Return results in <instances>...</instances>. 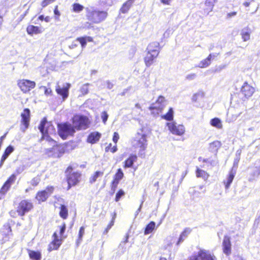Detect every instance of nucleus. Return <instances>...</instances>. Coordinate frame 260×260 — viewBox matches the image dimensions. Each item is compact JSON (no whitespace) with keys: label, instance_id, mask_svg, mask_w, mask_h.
Segmentation results:
<instances>
[{"label":"nucleus","instance_id":"f257e3e1","mask_svg":"<svg viewBox=\"0 0 260 260\" xmlns=\"http://www.w3.org/2000/svg\"><path fill=\"white\" fill-rule=\"evenodd\" d=\"M244 108L245 104L243 103H241V104L237 103L236 105H234L233 109H230L227 113L226 122L231 123L236 121L242 114L243 111L242 110Z\"/></svg>","mask_w":260,"mask_h":260},{"label":"nucleus","instance_id":"f03ea898","mask_svg":"<svg viewBox=\"0 0 260 260\" xmlns=\"http://www.w3.org/2000/svg\"><path fill=\"white\" fill-rule=\"evenodd\" d=\"M57 127L59 136L64 140L69 136H73L76 132L73 125L69 122L58 124Z\"/></svg>","mask_w":260,"mask_h":260},{"label":"nucleus","instance_id":"7ed1b4c3","mask_svg":"<svg viewBox=\"0 0 260 260\" xmlns=\"http://www.w3.org/2000/svg\"><path fill=\"white\" fill-rule=\"evenodd\" d=\"M73 125L75 129H86L89 127L90 121L85 116L76 115L72 118Z\"/></svg>","mask_w":260,"mask_h":260},{"label":"nucleus","instance_id":"20e7f679","mask_svg":"<svg viewBox=\"0 0 260 260\" xmlns=\"http://www.w3.org/2000/svg\"><path fill=\"white\" fill-rule=\"evenodd\" d=\"M108 13L106 11L96 10L88 11L86 16L88 20L93 23H99L104 21L107 17Z\"/></svg>","mask_w":260,"mask_h":260},{"label":"nucleus","instance_id":"39448f33","mask_svg":"<svg viewBox=\"0 0 260 260\" xmlns=\"http://www.w3.org/2000/svg\"><path fill=\"white\" fill-rule=\"evenodd\" d=\"M133 145L136 148H140L139 155L142 157L144 154V151L147 145L146 136L138 134L136 139L133 142Z\"/></svg>","mask_w":260,"mask_h":260},{"label":"nucleus","instance_id":"423d86ee","mask_svg":"<svg viewBox=\"0 0 260 260\" xmlns=\"http://www.w3.org/2000/svg\"><path fill=\"white\" fill-rule=\"evenodd\" d=\"M49 134H45V138L53 145L51 148L48 149V152H52V156L54 157H59L64 153V150L61 146L57 145L56 141H54L49 136Z\"/></svg>","mask_w":260,"mask_h":260},{"label":"nucleus","instance_id":"0eeeda50","mask_svg":"<svg viewBox=\"0 0 260 260\" xmlns=\"http://www.w3.org/2000/svg\"><path fill=\"white\" fill-rule=\"evenodd\" d=\"M254 91V87L248 84L247 82H244L238 95L239 98L242 100L241 103H243L245 104L244 102L250 98Z\"/></svg>","mask_w":260,"mask_h":260},{"label":"nucleus","instance_id":"6e6552de","mask_svg":"<svg viewBox=\"0 0 260 260\" xmlns=\"http://www.w3.org/2000/svg\"><path fill=\"white\" fill-rule=\"evenodd\" d=\"M39 129L42 135V138H45V134H53L55 132V129L51 122H48L46 118L41 121Z\"/></svg>","mask_w":260,"mask_h":260},{"label":"nucleus","instance_id":"1a4fd4ad","mask_svg":"<svg viewBox=\"0 0 260 260\" xmlns=\"http://www.w3.org/2000/svg\"><path fill=\"white\" fill-rule=\"evenodd\" d=\"M33 208L31 202L28 200L21 201L17 209V212L20 216H23L26 213L29 212Z\"/></svg>","mask_w":260,"mask_h":260},{"label":"nucleus","instance_id":"9d476101","mask_svg":"<svg viewBox=\"0 0 260 260\" xmlns=\"http://www.w3.org/2000/svg\"><path fill=\"white\" fill-rule=\"evenodd\" d=\"M18 86L24 93L28 92L35 88L36 83L29 80L22 79L18 81Z\"/></svg>","mask_w":260,"mask_h":260},{"label":"nucleus","instance_id":"9b49d317","mask_svg":"<svg viewBox=\"0 0 260 260\" xmlns=\"http://www.w3.org/2000/svg\"><path fill=\"white\" fill-rule=\"evenodd\" d=\"M169 131L174 135L181 136L185 132V127L182 124L177 125L175 122H168L167 123Z\"/></svg>","mask_w":260,"mask_h":260},{"label":"nucleus","instance_id":"f8f14e48","mask_svg":"<svg viewBox=\"0 0 260 260\" xmlns=\"http://www.w3.org/2000/svg\"><path fill=\"white\" fill-rule=\"evenodd\" d=\"M215 257L212 256L209 251L201 250L197 255L191 256L189 260H214Z\"/></svg>","mask_w":260,"mask_h":260},{"label":"nucleus","instance_id":"ddd939ff","mask_svg":"<svg viewBox=\"0 0 260 260\" xmlns=\"http://www.w3.org/2000/svg\"><path fill=\"white\" fill-rule=\"evenodd\" d=\"M54 190L53 186H48L44 190L39 191L36 196V199L39 202H44L51 194Z\"/></svg>","mask_w":260,"mask_h":260},{"label":"nucleus","instance_id":"4468645a","mask_svg":"<svg viewBox=\"0 0 260 260\" xmlns=\"http://www.w3.org/2000/svg\"><path fill=\"white\" fill-rule=\"evenodd\" d=\"M29 115L30 111L28 109H25L23 112L21 114L22 125L20 129L22 132H25V130L28 128L29 123Z\"/></svg>","mask_w":260,"mask_h":260},{"label":"nucleus","instance_id":"2eb2a0df","mask_svg":"<svg viewBox=\"0 0 260 260\" xmlns=\"http://www.w3.org/2000/svg\"><path fill=\"white\" fill-rule=\"evenodd\" d=\"M71 87V84L67 83L66 86L61 88L59 85L56 87V92L60 95L63 101H64L69 96V90Z\"/></svg>","mask_w":260,"mask_h":260},{"label":"nucleus","instance_id":"dca6fc26","mask_svg":"<svg viewBox=\"0 0 260 260\" xmlns=\"http://www.w3.org/2000/svg\"><path fill=\"white\" fill-rule=\"evenodd\" d=\"M166 105V102L165 98L161 95H160L155 103H153L151 105L149 109H157L158 110H162L164 107Z\"/></svg>","mask_w":260,"mask_h":260},{"label":"nucleus","instance_id":"f3484780","mask_svg":"<svg viewBox=\"0 0 260 260\" xmlns=\"http://www.w3.org/2000/svg\"><path fill=\"white\" fill-rule=\"evenodd\" d=\"M242 111H243V113L240 117L241 119L243 121L251 119L254 116V110L252 108L246 109L245 105L244 109Z\"/></svg>","mask_w":260,"mask_h":260},{"label":"nucleus","instance_id":"a211bd4d","mask_svg":"<svg viewBox=\"0 0 260 260\" xmlns=\"http://www.w3.org/2000/svg\"><path fill=\"white\" fill-rule=\"evenodd\" d=\"M80 177V174L77 172H74L72 174H68L69 188H70L71 185H76L79 182Z\"/></svg>","mask_w":260,"mask_h":260},{"label":"nucleus","instance_id":"6ab92c4d","mask_svg":"<svg viewBox=\"0 0 260 260\" xmlns=\"http://www.w3.org/2000/svg\"><path fill=\"white\" fill-rule=\"evenodd\" d=\"M53 237L54 240L48 246V250L49 251L57 250L61 245L60 241L58 239V235L56 232L53 234Z\"/></svg>","mask_w":260,"mask_h":260},{"label":"nucleus","instance_id":"aec40b11","mask_svg":"<svg viewBox=\"0 0 260 260\" xmlns=\"http://www.w3.org/2000/svg\"><path fill=\"white\" fill-rule=\"evenodd\" d=\"M250 172L248 177V180L252 181L257 178L260 175V167H252L249 168Z\"/></svg>","mask_w":260,"mask_h":260},{"label":"nucleus","instance_id":"412c9836","mask_svg":"<svg viewBox=\"0 0 260 260\" xmlns=\"http://www.w3.org/2000/svg\"><path fill=\"white\" fill-rule=\"evenodd\" d=\"M147 52L154 54L156 53L158 55L160 48L159 47V43L157 42H154L150 43L147 47Z\"/></svg>","mask_w":260,"mask_h":260},{"label":"nucleus","instance_id":"4be33fe9","mask_svg":"<svg viewBox=\"0 0 260 260\" xmlns=\"http://www.w3.org/2000/svg\"><path fill=\"white\" fill-rule=\"evenodd\" d=\"M223 252L226 255H229L231 253V244L230 237L224 236L222 242Z\"/></svg>","mask_w":260,"mask_h":260},{"label":"nucleus","instance_id":"5701e85b","mask_svg":"<svg viewBox=\"0 0 260 260\" xmlns=\"http://www.w3.org/2000/svg\"><path fill=\"white\" fill-rule=\"evenodd\" d=\"M157 56L158 55H157L156 53L153 54L147 52L146 55L144 58V61L146 66L147 67H149L151 66L153 63L154 59L156 58Z\"/></svg>","mask_w":260,"mask_h":260},{"label":"nucleus","instance_id":"b1692460","mask_svg":"<svg viewBox=\"0 0 260 260\" xmlns=\"http://www.w3.org/2000/svg\"><path fill=\"white\" fill-rule=\"evenodd\" d=\"M236 174V171L234 170L233 169L231 170L230 171L229 176L224 181V184H225V187L226 189H228L230 186L233 180L235 177Z\"/></svg>","mask_w":260,"mask_h":260},{"label":"nucleus","instance_id":"393cba45","mask_svg":"<svg viewBox=\"0 0 260 260\" xmlns=\"http://www.w3.org/2000/svg\"><path fill=\"white\" fill-rule=\"evenodd\" d=\"M101 137V134L98 132L91 133L88 137L87 142L91 144L96 143Z\"/></svg>","mask_w":260,"mask_h":260},{"label":"nucleus","instance_id":"a878e982","mask_svg":"<svg viewBox=\"0 0 260 260\" xmlns=\"http://www.w3.org/2000/svg\"><path fill=\"white\" fill-rule=\"evenodd\" d=\"M16 176L14 174L12 175L3 186L1 191L2 192H6L9 189L11 184L14 182Z\"/></svg>","mask_w":260,"mask_h":260},{"label":"nucleus","instance_id":"bb28decb","mask_svg":"<svg viewBox=\"0 0 260 260\" xmlns=\"http://www.w3.org/2000/svg\"><path fill=\"white\" fill-rule=\"evenodd\" d=\"M135 1L136 0H127L122 5L120 9V12L123 14L127 13Z\"/></svg>","mask_w":260,"mask_h":260},{"label":"nucleus","instance_id":"cd10ccee","mask_svg":"<svg viewBox=\"0 0 260 260\" xmlns=\"http://www.w3.org/2000/svg\"><path fill=\"white\" fill-rule=\"evenodd\" d=\"M221 146V144L220 141H215L210 144L209 150L213 153H216Z\"/></svg>","mask_w":260,"mask_h":260},{"label":"nucleus","instance_id":"c85d7f7f","mask_svg":"<svg viewBox=\"0 0 260 260\" xmlns=\"http://www.w3.org/2000/svg\"><path fill=\"white\" fill-rule=\"evenodd\" d=\"M137 159L136 155L131 154L129 157L124 161V167L125 168H131L133 166L134 162Z\"/></svg>","mask_w":260,"mask_h":260},{"label":"nucleus","instance_id":"c756f323","mask_svg":"<svg viewBox=\"0 0 260 260\" xmlns=\"http://www.w3.org/2000/svg\"><path fill=\"white\" fill-rule=\"evenodd\" d=\"M27 32L29 35L38 34L42 32L41 29L37 26L29 25L26 29Z\"/></svg>","mask_w":260,"mask_h":260},{"label":"nucleus","instance_id":"7c9ffc66","mask_svg":"<svg viewBox=\"0 0 260 260\" xmlns=\"http://www.w3.org/2000/svg\"><path fill=\"white\" fill-rule=\"evenodd\" d=\"M212 57V54H210L205 59L201 61L198 65V67L204 68L208 67L211 63V60Z\"/></svg>","mask_w":260,"mask_h":260},{"label":"nucleus","instance_id":"2f4dec72","mask_svg":"<svg viewBox=\"0 0 260 260\" xmlns=\"http://www.w3.org/2000/svg\"><path fill=\"white\" fill-rule=\"evenodd\" d=\"M92 41H93L92 38L91 37H88H88L85 36V37H80V38H77V39H76V41H78L80 42L82 48H84L86 46L87 42H92Z\"/></svg>","mask_w":260,"mask_h":260},{"label":"nucleus","instance_id":"473e14b6","mask_svg":"<svg viewBox=\"0 0 260 260\" xmlns=\"http://www.w3.org/2000/svg\"><path fill=\"white\" fill-rule=\"evenodd\" d=\"M196 176L198 178H202L204 180H207L209 176L206 171L199 168L197 169Z\"/></svg>","mask_w":260,"mask_h":260},{"label":"nucleus","instance_id":"72a5a7b5","mask_svg":"<svg viewBox=\"0 0 260 260\" xmlns=\"http://www.w3.org/2000/svg\"><path fill=\"white\" fill-rule=\"evenodd\" d=\"M210 124L217 128L220 129L222 127L221 121L218 118H214L210 120Z\"/></svg>","mask_w":260,"mask_h":260},{"label":"nucleus","instance_id":"f704fd0d","mask_svg":"<svg viewBox=\"0 0 260 260\" xmlns=\"http://www.w3.org/2000/svg\"><path fill=\"white\" fill-rule=\"evenodd\" d=\"M241 35L244 41H247L250 39V30L248 27L244 28L241 30Z\"/></svg>","mask_w":260,"mask_h":260},{"label":"nucleus","instance_id":"c9c22d12","mask_svg":"<svg viewBox=\"0 0 260 260\" xmlns=\"http://www.w3.org/2000/svg\"><path fill=\"white\" fill-rule=\"evenodd\" d=\"M190 230L189 229H186L181 233L177 243V245H179L180 243L182 242L187 237L188 235L190 233Z\"/></svg>","mask_w":260,"mask_h":260},{"label":"nucleus","instance_id":"e433bc0d","mask_svg":"<svg viewBox=\"0 0 260 260\" xmlns=\"http://www.w3.org/2000/svg\"><path fill=\"white\" fill-rule=\"evenodd\" d=\"M174 117V111L172 108L169 109V111L167 114L162 115L161 118L168 121H171L173 119Z\"/></svg>","mask_w":260,"mask_h":260},{"label":"nucleus","instance_id":"4c0bfd02","mask_svg":"<svg viewBox=\"0 0 260 260\" xmlns=\"http://www.w3.org/2000/svg\"><path fill=\"white\" fill-rule=\"evenodd\" d=\"M155 227V222L154 221H151L147 225L144 234L148 235L151 233Z\"/></svg>","mask_w":260,"mask_h":260},{"label":"nucleus","instance_id":"58836bf2","mask_svg":"<svg viewBox=\"0 0 260 260\" xmlns=\"http://www.w3.org/2000/svg\"><path fill=\"white\" fill-rule=\"evenodd\" d=\"M29 256L31 259L35 260H40L41 258L40 252L32 250H29Z\"/></svg>","mask_w":260,"mask_h":260},{"label":"nucleus","instance_id":"ea45409f","mask_svg":"<svg viewBox=\"0 0 260 260\" xmlns=\"http://www.w3.org/2000/svg\"><path fill=\"white\" fill-rule=\"evenodd\" d=\"M14 150V148L12 145L8 146L5 150L4 153L2 157L4 158L7 159L9 155L12 153Z\"/></svg>","mask_w":260,"mask_h":260},{"label":"nucleus","instance_id":"a19ab883","mask_svg":"<svg viewBox=\"0 0 260 260\" xmlns=\"http://www.w3.org/2000/svg\"><path fill=\"white\" fill-rule=\"evenodd\" d=\"M59 215L63 219H66L67 218L68 215V210L66 206H61Z\"/></svg>","mask_w":260,"mask_h":260},{"label":"nucleus","instance_id":"79ce46f5","mask_svg":"<svg viewBox=\"0 0 260 260\" xmlns=\"http://www.w3.org/2000/svg\"><path fill=\"white\" fill-rule=\"evenodd\" d=\"M85 233V228L84 226H81L80 228L79 234H78V238L77 240L76 243L77 245H79V244L81 242L82 240L83 236Z\"/></svg>","mask_w":260,"mask_h":260},{"label":"nucleus","instance_id":"37998d69","mask_svg":"<svg viewBox=\"0 0 260 260\" xmlns=\"http://www.w3.org/2000/svg\"><path fill=\"white\" fill-rule=\"evenodd\" d=\"M103 172H101V171H96L94 174L93 175V176H92L90 178V182L91 183H92L94 182H95L97 180V179L100 177H101L103 176Z\"/></svg>","mask_w":260,"mask_h":260},{"label":"nucleus","instance_id":"c03bdc74","mask_svg":"<svg viewBox=\"0 0 260 260\" xmlns=\"http://www.w3.org/2000/svg\"><path fill=\"white\" fill-rule=\"evenodd\" d=\"M123 177V173L122 172V171L121 169H119L118 170L117 173L115 175L114 180L119 182V181L122 179Z\"/></svg>","mask_w":260,"mask_h":260},{"label":"nucleus","instance_id":"a18cd8bd","mask_svg":"<svg viewBox=\"0 0 260 260\" xmlns=\"http://www.w3.org/2000/svg\"><path fill=\"white\" fill-rule=\"evenodd\" d=\"M216 0H206L205 5L206 6L209 7L210 11H212Z\"/></svg>","mask_w":260,"mask_h":260},{"label":"nucleus","instance_id":"49530a36","mask_svg":"<svg viewBox=\"0 0 260 260\" xmlns=\"http://www.w3.org/2000/svg\"><path fill=\"white\" fill-rule=\"evenodd\" d=\"M204 96V93L202 91H199L198 92L194 94L192 97V101L193 102H197L199 98H203Z\"/></svg>","mask_w":260,"mask_h":260},{"label":"nucleus","instance_id":"de8ad7c7","mask_svg":"<svg viewBox=\"0 0 260 260\" xmlns=\"http://www.w3.org/2000/svg\"><path fill=\"white\" fill-rule=\"evenodd\" d=\"M89 85V83H86L85 84H83L81 86V87L80 88V91L83 95H85L88 93Z\"/></svg>","mask_w":260,"mask_h":260},{"label":"nucleus","instance_id":"09e8293b","mask_svg":"<svg viewBox=\"0 0 260 260\" xmlns=\"http://www.w3.org/2000/svg\"><path fill=\"white\" fill-rule=\"evenodd\" d=\"M73 8L74 12L79 13L83 10V6L79 4H74Z\"/></svg>","mask_w":260,"mask_h":260},{"label":"nucleus","instance_id":"8fccbe9b","mask_svg":"<svg viewBox=\"0 0 260 260\" xmlns=\"http://www.w3.org/2000/svg\"><path fill=\"white\" fill-rule=\"evenodd\" d=\"M40 181V178L39 177H36L34 178L30 181V184L34 186H37Z\"/></svg>","mask_w":260,"mask_h":260},{"label":"nucleus","instance_id":"3c124183","mask_svg":"<svg viewBox=\"0 0 260 260\" xmlns=\"http://www.w3.org/2000/svg\"><path fill=\"white\" fill-rule=\"evenodd\" d=\"M124 195V191L120 189V190H119L118 191V192L116 194L115 201L116 202H118L120 199V198Z\"/></svg>","mask_w":260,"mask_h":260},{"label":"nucleus","instance_id":"603ef678","mask_svg":"<svg viewBox=\"0 0 260 260\" xmlns=\"http://www.w3.org/2000/svg\"><path fill=\"white\" fill-rule=\"evenodd\" d=\"M208 163L211 166L215 167L218 165V161L215 157L214 159L209 158Z\"/></svg>","mask_w":260,"mask_h":260},{"label":"nucleus","instance_id":"864d4df0","mask_svg":"<svg viewBox=\"0 0 260 260\" xmlns=\"http://www.w3.org/2000/svg\"><path fill=\"white\" fill-rule=\"evenodd\" d=\"M109 115L108 113L106 111H104L101 114V118L102 119L103 122L104 124H106L107 119L108 118Z\"/></svg>","mask_w":260,"mask_h":260},{"label":"nucleus","instance_id":"5fc2aeb1","mask_svg":"<svg viewBox=\"0 0 260 260\" xmlns=\"http://www.w3.org/2000/svg\"><path fill=\"white\" fill-rule=\"evenodd\" d=\"M116 214L114 213V216H113L112 220H111V222L109 223V224L107 226V228L105 230L104 233H108V231L111 228V227L113 225L114 222V219L115 218Z\"/></svg>","mask_w":260,"mask_h":260},{"label":"nucleus","instance_id":"6e6d98bb","mask_svg":"<svg viewBox=\"0 0 260 260\" xmlns=\"http://www.w3.org/2000/svg\"><path fill=\"white\" fill-rule=\"evenodd\" d=\"M55 0H43L41 3V6L43 8L47 7L49 4L53 3Z\"/></svg>","mask_w":260,"mask_h":260},{"label":"nucleus","instance_id":"4d7b16f0","mask_svg":"<svg viewBox=\"0 0 260 260\" xmlns=\"http://www.w3.org/2000/svg\"><path fill=\"white\" fill-rule=\"evenodd\" d=\"M197 77V75L195 73H191L189 74H188L185 77V79L188 81H191Z\"/></svg>","mask_w":260,"mask_h":260},{"label":"nucleus","instance_id":"13d9d810","mask_svg":"<svg viewBox=\"0 0 260 260\" xmlns=\"http://www.w3.org/2000/svg\"><path fill=\"white\" fill-rule=\"evenodd\" d=\"M25 169V166L23 165L20 166L16 169V172L18 174L22 173Z\"/></svg>","mask_w":260,"mask_h":260},{"label":"nucleus","instance_id":"bf43d9fd","mask_svg":"<svg viewBox=\"0 0 260 260\" xmlns=\"http://www.w3.org/2000/svg\"><path fill=\"white\" fill-rule=\"evenodd\" d=\"M118 183H119V181H118L113 180V181H112V186H111V189L113 191H115V189H116V188Z\"/></svg>","mask_w":260,"mask_h":260},{"label":"nucleus","instance_id":"052dcab7","mask_svg":"<svg viewBox=\"0 0 260 260\" xmlns=\"http://www.w3.org/2000/svg\"><path fill=\"white\" fill-rule=\"evenodd\" d=\"M119 139V136L118 133L114 132L113 137V141L116 144Z\"/></svg>","mask_w":260,"mask_h":260},{"label":"nucleus","instance_id":"680f3d73","mask_svg":"<svg viewBox=\"0 0 260 260\" xmlns=\"http://www.w3.org/2000/svg\"><path fill=\"white\" fill-rule=\"evenodd\" d=\"M42 88H43L44 89V92L45 95H49L51 94L52 90L50 88H47L46 86H43L42 87Z\"/></svg>","mask_w":260,"mask_h":260},{"label":"nucleus","instance_id":"e2e57ef3","mask_svg":"<svg viewBox=\"0 0 260 260\" xmlns=\"http://www.w3.org/2000/svg\"><path fill=\"white\" fill-rule=\"evenodd\" d=\"M225 65H220L217 67L215 70V72H219L225 68Z\"/></svg>","mask_w":260,"mask_h":260},{"label":"nucleus","instance_id":"0e129e2a","mask_svg":"<svg viewBox=\"0 0 260 260\" xmlns=\"http://www.w3.org/2000/svg\"><path fill=\"white\" fill-rule=\"evenodd\" d=\"M106 83V85H107V87L108 89H111L113 87V86H114L113 83H112L109 80H107Z\"/></svg>","mask_w":260,"mask_h":260},{"label":"nucleus","instance_id":"69168bd1","mask_svg":"<svg viewBox=\"0 0 260 260\" xmlns=\"http://www.w3.org/2000/svg\"><path fill=\"white\" fill-rule=\"evenodd\" d=\"M66 230V224H63L60 227L59 234L61 236L64 233Z\"/></svg>","mask_w":260,"mask_h":260},{"label":"nucleus","instance_id":"338daca9","mask_svg":"<svg viewBox=\"0 0 260 260\" xmlns=\"http://www.w3.org/2000/svg\"><path fill=\"white\" fill-rule=\"evenodd\" d=\"M92 27L91 24L88 22L85 23L83 25V28H90Z\"/></svg>","mask_w":260,"mask_h":260},{"label":"nucleus","instance_id":"774afa93","mask_svg":"<svg viewBox=\"0 0 260 260\" xmlns=\"http://www.w3.org/2000/svg\"><path fill=\"white\" fill-rule=\"evenodd\" d=\"M76 42L77 41L76 40L75 42H73L72 44L69 46L70 48L73 49L76 47L78 46L77 44L76 43Z\"/></svg>","mask_w":260,"mask_h":260}]
</instances>
